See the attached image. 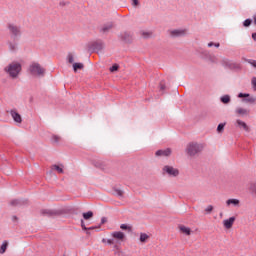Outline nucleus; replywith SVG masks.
Here are the masks:
<instances>
[{"label":"nucleus","instance_id":"ea45409f","mask_svg":"<svg viewBox=\"0 0 256 256\" xmlns=\"http://www.w3.org/2000/svg\"><path fill=\"white\" fill-rule=\"evenodd\" d=\"M159 87L160 91H165V89H167V86H165V81H161Z\"/></svg>","mask_w":256,"mask_h":256},{"label":"nucleus","instance_id":"37998d69","mask_svg":"<svg viewBox=\"0 0 256 256\" xmlns=\"http://www.w3.org/2000/svg\"><path fill=\"white\" fill-rule=\"evenodd\" d=\"M206 213H212L213 212V205H209L206 209H205Z\"/></svg>","mask_w":256,"mask_h":256},{"label":"nucleus","instance_id":"f03ea898","mask_svg":"<svg viewBox=\"0 0 256 256\" xmlns=\"http://www.w3.org/2000/svg\"><path fill=\"white\" fill-rule=\"evenodd\" d=\"M30 75L33 77H45V68L37 62H32L28 68Z\"/></svg>","mask_w":256,"mask_h":256},{"label":"nucleus","instance_id":"79ce46f5","mask_svg":"<svg viewBox=\"0 0 256 256\" xmlns=\"http://www.w3.org/2000/svg\"><path fill=\"white\" fill-rule=\"evenodd\" d=\"M142 36L144 39H149V37H151V32H142Z\"/></svg>","mask_w":256,"mask_h":256},{"label":"nucleus","instance_id":"b1692460","mask_svg":"<svg viewBox=\"0 0 256 256\" xmlns=\"http://www.w3.org/2000/svg\"><path fill=\"white\" fill-rule=\"evenodd\" d=\"M221 103L224 105H228V103H231V96L229 95H224L220 98Z\"/></svg>","mask_w":256,"mask_h":256},{"label":"nucleus","instance_id":"2f4dec72","mask_svg":"<svg viewBox=\"0 0 256 256\" xmlns=\"http://www.w3.org/2000/svg\"><path fill=\"white\" fill-rule=\"evenodd\" d=\"M225 125H227L226 122L218 124L217 133H220V134L223 133V131H225Z\"/></svg>","mask_w":256,"mask_h":256},{"label":"nucleus","instance_id":"39448f33","mask_svg":"<svg viewBox=\"0 0 256 256\" xmlns=\"http://www.w3.org/2000/svg\"><path fill=\"white\" fill-rule=\"evenodd\" d=\"M103 47H105L103 40H96L88 44V51L90 53H99V51H103Z\"/></svg>","mask_w":256,"mask_h":256},{"label":"nucleus","instance_id":"c756f323","mask_svg":"<svg viewBox=\"0 0 256 256\" xmlns=\"http://www.w3.org/2000/svg\"><path fill=\"white\" fill-rule=\"evenodd\" d=\"M236 113L238 115H248L249 114V110H247L245 108H238V109H236Z\"/></svg>","mask_w":256,"mask_h":256},{"label":"nucleus","instance_id":"423d86ee","mask_svg":"<svg viewBox=\"0 0 256 256\" xmlns=\"http://www.w3.org/2000/svg\"><path fill=\"white\" fill-rule=\"evenodd\" d=\"M221 65L231 71H241V65L239 63L233 62L227 58L221 60Z\"/></svg>","mask_w":256,"mask_h":256},{"label":"nucleus","instance_id":"13d9d810","mask_svg":"<svg viewBox=\"0 0 256 256\" xmlns=\"http://www.w3.org/2000/svg\"><path fill=\"white\" fill-rule=\"evenodd\" d=\"M102 243H107V239L103 238Z\"/></svg>","mask_w":256,"mask_h":256},{"label":"nucleus","instance_id":"5701e85b","mask_svg":"<svg viewBox=\"0 0 256 256\" xmlns=\"http://www.w3.org/2000/svg\"><path fill=\"white\" fill-rule=\"evenodd\" d=\"M93 211L84 212L82 217L85 221H89V219H93Z\"/></svg>","mask_w":256,"mask_h":256},{"label":"nucleus","instance_id":"4be33fe9","mask_svg":"<svg viewBox=\"0 0 256 256\" xmlns=\"http://www.w3.org/2000/svg\"><path fill=\"white\" fill-rule=\"evenodd\" d=\"M179 230L181 231V233H183L184 235H191V228L180 225L179 226Z\"/></svg>","mask_w":256,"mask_h":256},{"label":"nucleus","instance_id":"3c124183","mask_svg":"<svg viewBox=\"0 0 256 256\" xmlns=\"http://www.w3.org/2000/svg\"><path fill=\"white\" fill-rule=\"evenodd\" d=\"M252 39L253 41H256V32L252 33Z\"/></svg>","mask_w":256,"mask_h":256},{"label":"nucleus","instance_id":"cd10ccee","mask_svg":"<svg viewBox=\"0 0 256 256\" xmlns=\"http://www.w3.org/2000/svg\"><path fill=\"white\" fill-rule=\"evenodd\" d=\"M148 240H149V236L147 235V233H140V238H139L140 243H147Z\"/></svg>","mask_w":256,"mask_h":256},{"label":"nucleus","instance_id":"412c9836","mask_svg":"<svg viewBox=\"0 0 256 256\" xmlns=\"http://www.w3.org/2000/svg\"><path fill=\"white\" fill-rule=\"evenodd\" d=\"M81 227H82V231H93V229H99V227H101V225L92 226V227L87 228V226H85V221L82 219L81 220Z\"/></svg>","mask_w":256,"mask_h":256},{"label":"nucleus","instance_id":"49530a36","mask_svg":"<svg viewBox=\"0 0 256 256\" xmlns=\"http://www.w3.org/2000/svg\"><path fill=\"white\" fill-rule=\"evenodd\" d=\"M107 243H108V245H115V243H117V242H115L114 238H112V239H108Z\"/></svg>","mask_w":256,"mask_h":256},{"label":"nucleus","instance_id":"2eb2a0df","mask_svg":"<svg viewBox=\"0 0 256 256\" xmlns=\"http://www.w3.org/2000/svg\"><path fill=\"white\" fill-rule=\"evenodd\" d=\"M172 151L171 148H166L164 150H157L155 155L156 157H169Z\"/></svg>","mask_w":256,"mask_h":256},{"label":"nucleus","instance_id":"6e6d98bb","mask_svg":"<svg viewBox=\"0 0 256 256\" xmlns=\"http://www.w3.org/2000/svg\"><path fill=\"white\" fill-rule=\"evenodd\" d=\"M254 25L256 26V15L253 16Z\"/></svg>","mask_w":256,"mask_h":256},{"label":"nucleus","instance_id":"dca6fc26","mask_svg":"<svg viewBox=\"0 0 256 256\" xmlns=\"http://www.w3.org/2000/svg\"><path fill=\"white\" fill-rule=\"evenodd\" d=\"M112 195H114V197H118L119 199H123L125 197V191L117 188V187H113L112 188Z\"/></svg>","mask_w":256,"mask_h":256},{"label":"nucleus","instance_id":"72a5a7b5","mask_svg":"<svg viewBox=\"0 0 256 256\" xmlns=\"http://www.w3.org/2000/svg\"><path fill=\"white\" fill-rule=\"evenodd\" d=\"M252 23H253V20L251 18H248L244 20L243 27H251Z\"/></svg>","mask_w":256,"mask_h":256},{"label":"nucleus","instance_id":"f704fd0d","mask_svg":"<svg viewBox=\"0 0 256 256\" xmlns=\"http://www.w3.org/2000/svg\"><path fill=\"white\" fill-rule=\"evenodd\" d=\"M120 229H122V231H132V228L129 226V224H121Z\"/></svg>","mask_w":256,"mask_h":256},{"label":"nucleus","instance_id":"a18cd8bd","mask_svg":"<svg viewBox=\"0 0 256 256\" xmlns=\"http://www.w3.org/2000/svg\"><path fill=\"white\" fill-rule=\"evenodd\" d=\"M252 87L256 91V77H252Z\"/></svg>","mask_w":256,"mask_h":256},{"label":"nucleus","instance_id":"6e6552de","mask_svg":"<svg viewBox=\"0 0 256 256\" xmlns=\"http://www.w3.org/2000/svg\"><path fill=\"white\" fill-rule=\"evenodd\" d=\"M119 39H121V41H123V43H132L133 42V32H122L119 35Z\"/></svg>","mask_w":256,"mask_h":256},{"label":"nucleus","instance_id":"f257e3e1","mask_svg":"<svg viewBox=\"0 0 256 256\" xmlns=\"http://www.w3.org/2000/svg\"><path fill=\"white\" fill-rule=\"evenodd\" d=\"M6 27L11 39L7 42L9 51H11V53H17V51H19V39H21V35H23V32H21V26L8 23Z\"/></svg>","mask_w":256,"mask_h":256},{"label":"nucleus","instance_id":"09e8293b","mask_svg":"<svg viewBox=\"0 0 256 256\" xmlns=\"http://www.w3.org/2000/svg\"><path fill=\"white\" fill-rule=\"evenodd\" d=\"M119 245H121V243H115V244H114V249H116L117 251H119Z\"/></svg>","mask_w":256,"mask_h":256},{"label":"nucleus","instance_id":"a19ab883","mask_svg":"<svg viewBox=\"0 0 256 256\" xmlns=\"http://www.w3.org/2000/svg\"><path fill=\"white\" fill-rule=\"evenodd\" d=\"M75 59L71 53L68 54V63L72 64L74 63Z\"/></svg>","mask_w":256,"mask_h":256},{"label":"nucleus","instance_id":"c85d7f7f","mask_svg":"<svg viewBox=\"0 0 256 256\" xmlns=\"http://www.w3.org/2000/svg\"><path fill=\"white\" fill-rule=\"evenodd\" d=\"M112 27H113V23L106 24L102 27L101 31L102 33H108V31H111Z\"/></svg>","mask_w":256,"mask_h":256},{"label":"nucleus","instance_id":"864d4df0","mask_svg":"<svg viewBox=\"0 0 256 256\" xmlns=\"http://www.w3.org/2000/svg\"><path fill=\"white\" fill-rule=\"evenodd\" d=\"M214 47L219 48V47H221V44L219 42L214 43Z\"/></svg>","mask_w":256,"mask_h":256},{"label":"nucleus","instance_id":"c03bdc74","mask_svg":"<svg viewBox=\"0 0 256 256\" xmlns=\"http://www.w3.org/2000/svg\"><path fill=\"white\" fill-rule=\"evenodd\" d=\"M139 5H140L139 0H132L133 7H139Z\"/></svg>","mask_w":256,"mask_h":256},{"label":"nucleus","instance_id":"e433bc0d","mask_svg":"<svg viewBox=\"0 0 256 256\" xmlns=\"http://www.w3.org/2000/svg\"><path fill=\"white\" fill-rule=\"evenodd\" d=\"M245 62L249 63V65H252V67H254V69H256V60L246 59Z\"/></svg>","mask_w":256,"mask_h":256},{"label":"nucleus","instance_id":"6ab92c4d","mask_svg":"<svg viewBox=\"0 0 256 256\" xmlns=\"http://www.w3.org/2000/svg\"><path fill=\"white\" fill-rule=\"evenodd\" d=\"M94 167H96L97 169H101L102 171H105V169H107V164L105 163V161L102 160H97L94 161Z\"/></svg>","mask_w":256,"mask_h":256},{"label":"nucleus","instance_id":"bb28decb","mask_svg":"<svg viewBox=\"0 0 256 256\" xmlns=\"http://www.w3.org/2000/svg\"><path fill=\"white\" fill-rule=\"evenodd\" d=\"M51 169L52 171H57L58 173L60 174H63L65 171L63 170V167L57 165V164H54L51 166Z\"/></svg>","mask_w":256,"mask_h":256},{"label":"nucleus","instance_id":"4468645a","mask_svg":"<svg viewBox=\"0 0 256 256\" xmlns=\"http://www.w3.org/2000/svg\"><path fill=\"white\" fill-rule=\"evenodd\" d=\"M10 115L15 123H23V118L21 117V114L17 112V110H11Z\"/></svg>","mask_w":256,"mask_h":256},{"label":"nucleus","instance_id":"0eeeda50","mask_svg":"<svg viewBox=\"0 0 256 256\" xmlns=\"http://www.w3.org/2000/svg\"><path fill=\"white\" fill-rule=\"evenodd\" d=\"M162 175H168V177H179V169L173 166L165 165L162 168Z\"/></svg>","mask_w":256,"mask_h":256},{"label":"nucleus","instance_id":"a211bd4d","mask_svg":"<svg viewBox=\"0 0 256 256\" xmlns=\"http://www.w3.org/2000/svg\"><path fill=\"white\" fill-rule=\"evenodd\" d=\"M235 216H232L226 220L223 221V225L225 227V229H231V227H233V224L235 223Z\"/></svg>","mask_w":256,"mask_h":256},{"label":"nucleus","instance_id":"7ed1b4c3","mask_svg":"<svg viewBox=\"0 0 256 256\" xmlns=\"http://www.w3.org/2000/svg\"><path fill=\"white\" fill-rule=\"evenodd\" d=\"M5 71L10 75V77H12V79H15L19 73H21V63L13 62L9 64L7 68H5Z\"/></svg>","mask_w":256,"mask_h":256},{"label":"nucleus","instance_id":"603ef678","mask_svg":"<svg viewBox=\"0 0 256 256\" xmlns=\"http://www.w3.org/2000/svg\"><path fill=\"white\" fill-rule=\"evenodd\" d=\"M214 45H215V42H209L208 43V47H214Z\"/></svg>","mask_w":256,"mask_h":256},{"label":"nucleus","instance_id":"1a4fd4ad","mask_svg":"<svg viewBox=\"0 0 256 256\" xmlns=\"http://www.w3.org/2000/svg\"><path fill=\"white\" fill-rule=\"evenodd\" d=\"M239 99H244L246 103L255 104L256 98L251 96L249 93H239L238 94Z\"/></svg>","mask_w":256,"mask_h":256},{"label":"nucleus","instance_id":"58836bf2","mask_svg":"<svg viewBox=\"0 0 256 256\" xmlns=\"http://www.w3.org/2000/svg\"><path fill=\"white\" fill-rule=\"evenodd\" d=\"M71 215H79V208H72L70 209Z\"/></svg>","mask_w":256,"mask_h":256},{"label":"nucleus","instance_id":"ddd939ff","mask_svg":"<svg viewBox=\"0 0 256 256\" xmlns=\"http://www.w3.org/2000/svg\"><path fill=\"white\" fill-rule=\"evenodd\" d=\"M202 57H204V59H208V61H210L211 63H217V58L215 57V55L209 53V51L207 50H203L201 52Z\"/></svg>","mask_w":256,"mask_h":256},{"label":"nucleus","instance_id":"473e14b6","mask_svg":"<svg viewBox=\"0 0 256 256\" xmlns=\"http://www.w3.org/2000/svg\"><path fill=\"white\" fill-rule=\"evenodd\" d=\"M249 191L252 193V195L256 196V181L250 183Z\"/></svg>","mask_w":256,"mask_h":256},{"label":"nucleus","instance_id":"4d7b16f0","mask_svg":"<svg viewBox=\"0 0 256 256\" xmlns=\"http://www.w3.org/2000/svg\"><path fill=\"white\" fill-rule=\"evenodd\" d=\"M86 235H91V232L89 230H86Z\"/></svg>","mask_w":256,"mask_h":256},{"label":"nucleus","instance_id":"5fc2aeb1","mask_svg":"<svg viewBox=\"0 0 256 256\" xmlns=\"http://www.w3.org/2000/svg\"><path fill=\"white\" fill-rule=\"evenodd\" d=\"M19 218H17V216H13L12 217V221H18Z\"/></svg>","mask_w":256,"mask_h":256},{"label":"nucleus","instance_id":"f3484780","mask_svg":"<svg viewBox=\"0 0 256 256\" xmlns=\"http://www.w3.org/2000/svg\"><path fill=\"white\" fill-rule=\"evenodd\" d=\"M236 125L239 129H243L246 133H250L251 128L247 125V123L243 122L242 120H236Z\"/></svg>","mask_w":256,"mask_h":256},{"label":"nucleus","instance_id":"c9c22d12","mask_svg":"<svg viewBox=\"0 0 256 256\" xmlns=\"http://www.w3.org/2000/svg\"><path fill=\"white\" fill-rule=\"evenodd\" d=\"M116 71H119V64H113L110 67V73H115Z\"/></svg>","mask_w":256,"mask_h":256},{"label":"nucleus","instance_id":"4c0bfd02","mask_svg":"<svg viewBox=\"0 0 256 256\" xmlns=\"http://www.w3.org/2000/svg\"><path fill=\"white\" fill-rule=\"evenodd\" d=\"M52 141L53 143H59V141H61V137H59L58 135H53Z\"/></svg>","mask_w":256,"mask_h":256},{"label":"nucleus","instance_id":"20e7f679","mask_svg":"<svg viewBox=\"0 0 256 256\" xmlns=\"http://www.w3.org/2000/svg\"><path fill=\"white\" fill-rule=\"evenodd\" d=\"M203 151V145L192 142L187 145L186 153L190 157H194V155H197V153H201Z\"/></svg>","mask_w":256,"mask_h":256},{"label":"nucleus","instance_id":"7c9ffc66","mask_svg":"<svg viewBox=\"0 0 256 256\" xmlns=\"http://www.w3.org/2000/svg\"><path fill=\"white\" fill-rule=\"evenodd\" d=\"M12 207H18V205H23V202L19 199H14L10 201Z\"/></svg>","mask_w":256,"mask_h":256},{"label":"nucleus","instance_id":"8fccbe9b","mask_svg":"<svg viewBox=\"0 0 256 256\" xmlns=\"http://www.w3.org/2000/svg\"><path fill=\"white\" fill-rule=\"evenodd\" d=\"M59 5H60V7H65V5H67V2L61 1V2L59 3Z\"/></svg>","mask_w":256,"mask_h":256},{"label":"nucleus","instance_id":"393cba45","mask_svg":"<svg viewBox=\"0 0 256 256\" xmlns=\"http://www.w3.org/2000/svg\"><path fill=\"white\" fill-rule=\"evenodd\" d=\"M83 67H85V66L83 65V63H78V62L73 63V70H74V73H77V71L83 69Z\"/></svg>","mask_w":256,"mask_h":256},{"label":"nucleus","instance_id":"9b49d317","mask_svg":"<svg viewBox=\"0 0 256 256\" xmlns=\"http://www.w3.org/2000/svg\"><path fill=\"white\" fill-rule=\"evenodd\" d=\"M111 237H113L116 243H123L125 241V233L121 231L112 232Z\"/></svg>","mask_w":256,"mask_h":256},{"label":"nucleus","instance_id":"9d476101","mask_svg":"<svg viewBox=\"0 0 256 256\" xmlns=\"http://www.w3.org/2000/svg\"><path fill=\"white\" fill-rule=\"evenodd\" d=\"M41 215H43L44 217H57L61 215V211L44 209V210H41Z\"/></svg>","mask_w":256,"mask_h":256},{"label":"nucleus","instance_id":"a878e982","mask_svg":"<svg viewBox=\"0 0 256 256\" xmlns=\"http://www.w3.org/2000/svg\"><path fill=\"white\" fill-rule=\"evenodd\" d=\"M9 247V242L4 241L2 245L0 246V255H3L5 251H7V248Z\"/></svg>","mask_w":256,"mask_h":256},{"label":"nucleus","instance_id":"f8f14e48","mask_svg":"<svg viewBox=\"0 0 256 256\" xmlns=\"http://www.w3.org/2000/svg\"><path fill=\"white\" fill-rule=\"evenodd\" d=\"M187 35V29H175L170 31V37L174 39L177 37H185Z\"/></svg>","mask_w":256,"mask_h":256},{"label":"nucleus","instance_id":"de8ad7c7","mask_svg":"<svg viewBox=\"0 0 256 256\" xmlns=\"http://www.w3.org/2000/svg\"><path fill=\"white\" fill-rule=\"evenodd\" d=\"M105 223H107V218L102 217L101 222H100V227H101V225H105Z\"/></svg>","mask_w":256,"mask_h":256},{"label":"nucleus","instance_id":"aec40b11","mask_svg":"<svg viewBox=\"0 0 256 256\" xmlns=\"http://www.w3.org/2000/svg\"><path fill=\"white\" fill-rule=\"evenodd\" d=\"M240 204H241V201L235 198H230L226 201L227 207H231V205H233V207H239Z\"/></svg>","mask_w":256,"mask_h":256}]
</instances>
